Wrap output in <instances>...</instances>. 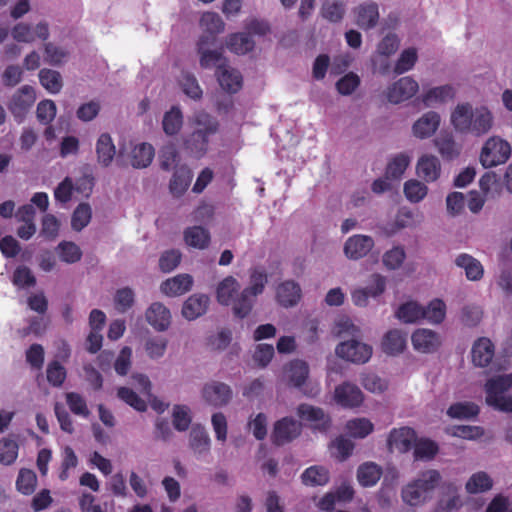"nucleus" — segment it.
<instances>
[{
  "instance_id": "nucleus-24",
  "label": "nucleus",
  "mask_w": 512,
  "mask_h": 512,
  "mask_svg": "<svg viewBox=\"0 0 512 512\" xmlns=\"http://www.w3.org/2000/svg\"><path fill=\"white\" fill-rule=\"evenodd\" d=\"M209 304V297L205 294H193L183 304L182 315L187 320H195L202 316Z\"/></svg>"
},
{
  "instance_id": "nucleus-18",
  "label": "nucleus",
  "mask_w": 512,
  "mask_h": 512,
  "mask_svg": "<svg viewBox=\"0 0 512 512\" xmlns=\"http://www.w3.org/2000/svg\"><path fill=\"white\" fill-rule=\"evenodd\" d=\"M147 322L157 331H165L171 323L169 309L160 302L152 303L146 310Z\"/></svg>"
},
{
  "instance_id": "nucleus-48",
  "label": "nucleus",
  "mask_w": 512,
  "mask_h": 512,
  "mask_svg": "<svg viewBox=\"0 0 512 512\" xmlns=\"http://www.w3.org/2000/svg\"><path fill=\"white\" fill-rule=\"evenodd\" d=\"M410 163V158L404 153L397 154L387 164L386 178L399 180Z\"/></svg>"
},
{
  "instance_id": "nucleus-53",
  "label": "nucleus",
  "mask_w": 512,
  "mask_h": 512,
  "mask_svg": "<svg viewBox=\"0 0 512 512\" xmlns=\"http://www.w3.org/2000/svg\"><path fill=\"white\" fill-rule=\"evenodd\" d=\"M345 15V5L342 1L325 2L321 7V16L331 23H339Z\"/></svg>"
},
{
  "instance_id": "nucleus-64",
  "label": "nucleus",
  "mask_w": 512,
  "mask_h": 512,
  "mask_svg": "<svg viewBox=\"0 0 512 512\" xmlns=\"http://www.w3.org/2000/svg\"><path fill=\"white\" fill-rule=\"evenodd\" d=\"M45 61L52 66L61 65L68 57V51L51 42L44 45Z\"/></svg>"
},
{
  "instance_id": "nucleus-56",
  "label": "nucleus",
  "mask_w": 512,
  "mask_h": 512,
  "mask_svg": "<svg viewBox=\"0 0 512 512\" xmlns=\"http://www.w3.org/2000/svg\"><path fill=\"white\" fill-rule=\"evenodd\" d=\"M180 85L183 92L191 99L199 100L202 98L203 91L193 74L187 72L182 73Z\"/></svg>"
},
{
  "instance_id": "nucleus-38",
  "label": "nucleus",
  "mask_w": 512,
  "mask_h": 512,
  "mask_svg": "<svg viewBox=\"0 0 512 512\" xmlns=\"http://www.w3.org/2000/svg\"><path fill=\"white\" fill-rule=\"evenodd\" d=\"M256 297L252 293L246 292V289H243L232 302L234 316L240 319L246 318L252 311Z\"/></svg>"
},
{
  "instance_id": "nucleus-49",
  "label": "nucleus",
  "mask_w": 512,
  "mask_h": 512,
  "mask_svg": "<svg viewBox=\"0 0 512 512\" xmlns=\"http://www.w3.org/2000/svg\"><path fill=\"white\" fill-rule=\"evenodd\" d=\"M493 481L486 472L474 473L467 481L465 488L470 494L482 493L492 488Z\"/></svg>"
},
{
  "instance_id": "nucleus-51",
  "label": "nucleus",
  "mask_w": 512,
  "mask_h": 512,
  "mask_svg": "<svg viewBox=\"0 0 512 512\" xmlns=\"http://www.w3.org/2000/svg\"><path fill=\"white\" fill-rule=\"evenodd\" d=\"M268 282V277L263 267H253L250 269V285L246 287V292L258 296L263 293Z\"/></svg>"
},
{
  "instance_id": "nucleus-33",
  "label": "nucleus",
  "mask_w": 512,
  "mask_h": 512,
  "mask_svg": "<svg viewBox=\"0 0 512 512\" xmlns=\"http://www.w3.org/2000/svg\"><path fill=\"white\" fill-rule=\"evenodd\" d=\"M240 289L239 282L233 276L225 277L217 287L216 295L220 304L229 306Z\"/></svg>"
},
{
  "instance_id": "nucleus-55",
  "label": "nucleus",
  "mask_w": 512,
  "mask_h": 512,
  "mask_svg": "<svg viewBox=\"0 0 512 512\" xmlns=\"http://www.w3.org/2000/svg\"><path fill=\"white\" fill-rule=\"evenodd\" d=\"M425 316L423 319L428 320L431 323H441L446 315V305L441 299L432 300L428 306L423 307Z\"/></svg>"
},
{
  "instance_id": "nucleus-61",
  "label": "nucleus",
  "mask_w": 512,
  "mask_h": 512,
  "mask_svg": "<svg viewBox=\"0 0 512 512\" xmlns=\"http://www.w3.org/2000/svg\"><path fill=\"white\" fill-rule=\"evenodd\" d=\"M12 283L18 288L33 287L36 284V278L29 267L21 265L14 270Z\"/></svg>"
},
{
  "instance_id": "nucleus-7",
  "label": "nucleus",
  "mask_w": 512,
  "mask_h": 512,
  "mask_svg": "<svg viewBox=\"0 0 512 512\" xmlns=\"http://www.w3.org/2000/svg\"><path fill=\"white\" fill-rule=\"evenodd\" d=\"M214 38L211 36H200L197 42V51L200 55V66L203 69L215 67L218 70L220 65H226L228 60L223 56L221 50H210L209 46L214 45Z\"/></svg>"
},
{
  "instance_id": "nucleus-36",
  "label": "nucleus",
  "mask_w": 512,
  "mask_h": 512,
  "mask_svg": "<svg viewBox=\"0 0 512 512\" xmlns=\"http://www.w3.org/2000/svg\"><path fill=\"white\" fill-rule=\"evenodd\" d=\"M210 437L201 425H194L190 431V447L196 454L207 453L210 450Z\"/></svg>"
},
{
  "instance_id": "nucleus-39",
  "label": "nucleus",
  "mask_w": 512,
  "mask_h": 512,
  "mask_svg": "<svg viewBox=\"0 0 512 512\" xmlns=\"http://www.w3.org/2000/svg\"><path fill=\"white\" fill-rule=\"evenodd\" d=\"M254 41L251 36L244 32L234 33L227 40V48L238 55L246 54L253 50Z\"/></svg>"
},
{
  "instance_id": "nucleus-20",
  "label": "nucleus",
  "mask_w": 512,
  "mask_h": 512,
  "mask_svg": "<svg viewBox=\"0 0 512 512\" xmlns=\"http://www.w3.org/2000/svg\"><path fill=\"white\" fill-rule=\"evenodd\" d=\"M97 163L101 167H109L116 155V147L112 137L108 133H102L96 141Z\"/></svg>"
},
{
  "instance_id": "nucleus-40",
  "label": "nucleus",
  "mask_w": 512,
  "mask_h": 512,
  "mask_svg": "<svg viewBox=\"0 0 512 512\" xmlns=\"http://www.w3.org/2000/svg\"><path fill=\"white\" fill-rule=\"evenodd\" d=\"M40 84L51 94L59 93L63 88V79L61 74L52 69L43 68L39 71Z\"/></svg>"
},
{
  "instance_id": "nucleus-17",
  "label": "nucleus",
  "mask_w": 512,
  "mask_h": 512,
  "mask_svg": "<svg viewBox=\"0 0 512 512\" xmlns=\"http://www.w3.org/2000/svg\"><path fill=\"white\" fill-rule=\"evenodd\" d=\"M415 350L423 353H432L441 344L439 335L430 329H417L411 336Z\"/></svg>"
},
{
  "instance_id": "nucleus-2",
  "label": "nucleus",
  "mask_w": 512,
  "mask_h": 512,
  "mask_svg": "<svg viewBox=\"0 0 512 512\" xmlns=\"http://www.w3.org/2000/svg\"><path fill=\"white\" fill-rule=\"evenodd\" d=\"M442 476L438 470L429 469L406 484L401 490V498L409 506H420L432 497L433 491L439 486Z\"/></svg>"
},
{
  "instance_id": "nucleus-42",
  "label": "nucleus",
  "mask_w": 512,
  "mask_h": 512,
  "mask_svg": "<svg viewBox=\"0 0 512 512\" xmlns=\"http://www.w3.org/2000/svg\"><path fill=\"white\" fill-rule=\"evenodd\" d=\"M200 26L204 33L201 36H215L224 30V22L215 12H205L200 19Z\"/></svg>"
},
{
  "instance_id": "nucleus-8",
  "label": "nucleus",
  "mask_w": 512,
  "mask_h": 512,
  "mask_svg": "<svg viewBox=\"0 0 512 512\" xmlns=\"http://www.w3.org/2000/svg\"><path fill=\"white\" fill-rule=\"evenodd\" d=\"M336 354L353 363H365L372 355V348L359 341L349 340L337 345Z\"/></svg>"
},
{
  "instance_id": "nucleus-9",
  "label": "nucleus",
  "mask_w": 512,
  "mask_h": 512,
  "mask_svg": "<svg viewBox=\"0 0 512 512\" xmlns=\"http://www.w3.org/2000/svg\"><path fill=\"white\" fill-rule=\"evenodd\" d=\"M202 396L209 405L222 407L231 400L232 389L223 382L212 381L205 384L202 389Z\"/></svg>"
},
{
  "instance_id": "nucleus-45",
  "label": "nucleus",
  "mask_w": 512,
  "mask_h": 512,
  "mask_svg": "<svg viewBox=\"0 0 512 512\" xmlns=\"http://www.w3.org/2000/svg\"><path fill=\"white\" fill-rule=\"evenodd\" d=\"M413 447L416 460H432L439 451L437 443L427 438L416 439Z\"/></svg>"
},
{
  "instance_id": "nucleus-44",
  "label": "nucleus",
  "mask_w": 512,
  "mask_h": 512,
  "mask_svg": "<svg viewBox=\"0 0 512 512\" xmlns=\"http://www.w3.org/2000/svg\"><path fill=\"white\" fill-rule=\"evenodd\" d=\"M303 484L310 486H323L329 481V471L322 466H311L301 475Z\"/></svg>"
},
{
  "instance_id": "nucleus-26",
  "label": "nucleus",
  "mask_w": 512,
  "mask_h": 512,
  "mask_svg": "<svg viewBox=\"0 0 512 512\" xmlns=\"http://www.w3.org/2000/svg\"><path fill=\"white\" fill-rule=\"evenodd\" d=\"M210 136L205 132L197 131L196 129L189 134L183 141L185 150L197 157H202L208 150Z\"/></svg>"
},
{
  "instance_id": "nucleus-57",
  "label": "nucleus",
  "mask_w": 512,
  "mask_h": 512,
  "mask_svg": "<svg viewBox=\"0 0 512 512\" xmlns=\"http://www.w3.org/2000/svg\"><path fill=\"white\" fill-rule=\"evenodd\" d=\"M117 396L126 404L139 412H144L147 409V404L136 392L128 387H120L117 390Z\"/></svg>"
},
{
  "instance_id": "nucleus-10",
  "label": "nucleus",
  "mask_w": 512,
  "mask_h": 512,
  "mask_svg": "<svg viewBox=\"0 0 512 512\" xmlns=\"http://www.w3.org/2000/svg\"><path fill=\"white\" fill-rule=\"evenodd\" d=\"M334 400L344 408H356L363 403L364 395L357 385L344 382L335 388Z\"/></svg>"
},
{
  "instance_id": "nucleus-62",
  "label": "nucleus",
  "mask_w": 512,
  "mask_h": 512,
  "mask_svg": "<svg viewBox=\"0 0 512 512\" xmlns=\"http://www.w3.org/2000/svg\"><path fill=\"white\" fill-rule=\"evenodd\" d=\"M46 377L50 385L53 387H60L67 377V372L65 367L61 365L59 361L53 360L47 366Z\"/></svg>"
},
{
  "instance_id": "nucleus-11",
  "label": "nucleus",
  "mask_w": 512,
  "mask_h": 512,
  "mask_svg": "<svg viewBox=\"0 0 512 512\" xmlns=\"http://www.w3.org/2000/svg\"><path fill=\"white\" fill-rule=\"evenodd\" d=\"M418 89V83L414 79L402 77L388 88L387 99L393 104H398L413 97Z\"/></svg>"
},
{
  "instance_id": "nucleus-34",
  "label": "nucleus",
  "mask_w": 512,
  "mask_h": 512,
  "mask_svg": "<svg viewBox=\"0 0 512 512\" xmlns=\"http://www.w3.org/2000/svg\"><path fill=\"white\" fill-rule=\"evenodd\" d=\"M455 90L451 85H443L431 88L422 96V102L426 107H430L435 103H444L448 99H453Z\"/></svg>"
},
{
  "instance_id": "nucleus-41",
  "label": "nucleus",
  "mask_w": 512,
  "mask_h": 512,
  "mask_svg": "<svg viewBox=\"0 0 512 512\" xmlns=\"http://www.w3.org/2000/svg\"><path fill=\"white\" fill-rule=\"evenodd\" d=\"M425 316L423 306L417 302L409 301L398 308L396 317L404 323H415Z\"/></svg>"
},
{
  "instance_id": "nucleus-25",
  "label": "nucleus",
  "mask_w": 512,
  "mask_h": 512,
  "mask_svg": "<svg viewBox=\"0 0 512 512\" xmlns=\"http://www.w3.org/2000/svg\"><path fill=\"white\" fill-rule=\"evenodd\" d=\"M407 335L398 329L389 330L383 337L381 347L388 355H397L406 348Z\"/></svg>"
},
{
  "instance_id": "nucleus-52",
  "label": "nucleus",
  "mask_w": 512,
  "mask_h": 512,
  "mask_svg": "<svg viewBox=\"0 0 512 512\" xmlns=\"http://www.w3.org/2000/svg\"><path fill=\"white\" fill-rule=\"evenodd\" d=\"M434 142L443 158L452 160L456 158L460 153L456 142L450 134H441L434 140Z\"/></svg>"
},
{
  "instance_id": "nucleus-54",
  "label": "nucleus",
  "mask_w": 512,
  "mask_h": 512,
  "mask_svg": "<svg viewBox=\"0 0 512 512\" xmlns=\"http://www.w3.org/2000/svg\"><path fill=\"white\" fill-rule=\"evenodd\" d=\"M92 217V210L88 203H80L74 210L71 218V225L75 231L85 228Z\"/></svg>"
},
{
  "instance_id": "nucleus-47",
  "label": "nucleus",
  "mask_w": 512,
  "mask_h": 512,
  "mask_svg": "<svg viewBox=\"0 0 512 512\" xmlns=\"http://www.w3.org/2000/svg\"><path fill=\"white\" fill-rule=\"evenodd\" d=\"M479 407L473 402H457L452 404L447 415L455 419H471L479 414Z\"/></svg>"
},
{
  "instance_id": "nucleus-28",
  "label": "nucleus",
  "mask_w": 512,
  "mask_h": 512,
  "mask_svg": "<svg viewBox=\"0 0 512 512\" xmlns=\"http://www.w3.org/2000/svg\"><path fill=\"white\" fill-rule=\"evenodd\" d=\"M455 264L464 269L465 275L470 281H478L483 277L484 268L479 260L467 253L459 254L455 259Z\"/></svg>"
},
{
  "instance_id": "nucleus-43",
  "label": "nucleus",
  "mask_w": 512,
  "mask_h": 512,
  "mask_svg": "<svg viewBox=\"0 0 512 512\" xmlns=\"http://www.w3.org/2000/svg\"><path fill=\"white\" fill-rule=\"evenodd\" d=\"M382 471L376 464L368 462L359 466L357 470V479L364 487H370L380 479Z\"/></svg>"
},
{
  "instance_id": "nucleus-19",
  "label": "nucleus",
  "mask_w": 512,
  "mask_h": 512,
  "mask_svg": "<svg viewBox=\"0 0 512 512\" xmlns=\"http://www.w3.org/2000/svg\"><path fill=\"white\" fill-rule=\"evenodd\" d=\"M297 413L300 418L315 423L313 428L319 431H327L331 425L330 418L325 415L321 408L301 404L297 408Z\"/></svg>"
},
{
  "instance_id": "nucleus-5",
  "label": "nucleus",
  "mask_w": 512,
  "mask_h": 512,
  "mask_svg": "<svg viewBox=\"0 0 512 512\" xmlns=\"http://www.w3.org/2000/svg\"><path fill=\"white\" fill-rule=\"evenodd\" d=\"M36 100L35 89L30 85L19 88L11 97L8 109L17 122H22Z\"/></svg>"
},
{
  "instance_id": "nucleus-50",
  "label": "nucleus",
  "mask_w": 512,
  "mask_h": 512,
  "mask_svg": "<svg viewBox=\"0 0 512 512\" xmlns=\"http://www.w3.org/2000/svg\"><path fill=\"white\" fill-rule=\"evenodd\" d=\"M345 428L351 437L362 439L373 432L374 425L367 418H355L349 420Z\"/></svg>"
},
{
  "instance_id": "nucleus-13",
  "label": "nucleus",
  "mask_w": 512,
  "mask_h": 512,
  "mask_svg": "<svg viewBox=\"0 0 512 512\" xmlns=\"http://www.w3.org/2000/svg\"><path fill=\"white\" fill-rule=\"evenodd\" d=\"M374 247L371 236L357 234L349 237L344 244V253L347 258L358 260L365 257Z\"/></svg>"
},
{
  "instance_id": "nucleus-23",
  "label": "nucleus",
  "mask_w": 512,
  "mask_h": 512,
  "mask_svg": "<svg viewBox=\"0 0 512 512\" xmlns=\"http://www.w3.org/2000/svg\"><path fill=\"white\" fill-rule=\"evenodd\" d=\"M193 286V278L189 274H178L165 280L161 284V291L168 296H180L190 291Z\"/></svg>"
},
{
  "instance_id": "nucleus-3",
  "label": "nucleus",
  "mask_w": 512,
  "mask_h": 512,
  "mask_svg": "<svg viewBox=\"0 0 512 512\" xmlns=\"http://www.w3.org/2000/svg\"><path fill=\"white\" fill-rule=\"evenodd\" d=\"M512 388V373L497 375L485 384L487 405L503 412H512V397L504 393Z\"/></svg>"
},
{
  "instance_id": "nucleus-6",
  "label": "nucleus",
  "mask_w": 512,
  "mask_h": 512,
  "mask_svg": "<svg viewBox=\"0 0 512 512\" xmlns=\"http://www.w3.org/2000/svg\"><path fill=\"white\" fill-rule=\"evenodd\" d=\"M302 431V425L291 417H284L275 422L271 440L273 444L282 446L296 439Z\"/></svg>"
},
{
  "instance_id": "nucleus-58",
  "label": "nucleus",
  "mask_w": 512,
  "mask_h": 512,
  "mask_svg": "<svg viewBox=\"0 0 512 512\" xmlns=\"http://www.w3.org/2000/svg\"><path fill=\"white\" fill-rule=\"evenodd\" d=\"M135 294L130 287L118 289L114 295L115 309L120 313L127 312L134 304Z\"/></svg>"
},
{
  "instance_id": "nucleus-14",
  "label": "nucleus",
  "mask_w": 512,
  "mask_h": 512,
  "mask_svg": "<svg viewBox=\"0 0 512 512\" xmlns=\"http://www.w3.org/2000/svg\"><path fill=\"white\" fill-rule=\"evenodd\" d=\"M355 23L362 30H370L377 26L380 18L379 6L375 2H365L354 9Z\"/></svg>"
},
{
  "instance_id": "nucleus-29",
  "label": "nucleus",
  "mask_w": 512,
  "mask_h": 512,
  "mask_svg": "<svg viewBox=\"0 0 512 512\" xmlns=\"http://www.w3.org/2000/svg\"><path fill=\"white\" fill-rule=\"evenodd\" d=\"M185 243L195 249H206L211 241L210 232L202 226H192L184 230Z\"/></svg>"
},
{
  "instance_id": "nucleus-59",
  "label": "nucleus",
  "mask_w": 512,
  "mask_h": 512,
  "mask_svg": "<svg viewBox=\"0 0 512 512\" xmlns=\"http://www.w3.org/2000/svg\"><path fill=\"white\" fill-rule=\"evenodd\" d=\"M417 59L418 55L415 48L404 49L395 64L394 72L396 74H403L411 70L417 62Z\"/></svg>"
},
{
  "instance_id": "nucleus-63",
  "label": "nucleus",
  "mask_w": 512,
  "mask_h": 512,
  "mask_svg": "<svg viewBox=\"0 0 512 512\" xmlns=\"http://www.w3.org/2000/svg\"><path fill=\"white\" fill-rule=\"evenodd\" d=\"M427 192V186L418 180H409L404 184V194L411 202L421 201L427 195Z\"/></svg>"
},
{
  "instance_id": "nucleus-37",
  "label": "nucleus",
  "mask_w": 512,
  "mask_h": 512,
  "mask_svg": "<svg viewBox=\"0 0 512 512\" xmlns=\"http://www.w3.org/2000/svg\"><path fill=\"white\" fill-rule=\"evenodd\" d=\"M37 482V475L33 470L21 468L19 470L15 485L19 493L25 496H30L35 492Z\"/></svg>"
},
{
  "instance_id": "nucleus-35",
  "label": "nucleus",
  "mask_w": 512,
  "mask_h": 512,
  "mask_svg": "<svg viewBox=\"0 0 512 512\" xmlns=\"http://www.w3.org/2000/svg\"><path fill=\"white\" fill-rule=\"evenodd\" d=\"M154 148L149 143L136 145L131 152V164L134 168L148 167L154 158Z\"/></svg>"
},
{
  "instance_id": "nucleus-4",
  "label": "nucleus",
  "mask_w": 512,
  "mask_h": 512,
  "mask_svg": "<svg viewBox=\"0 0 512 512\" xmlns=\"http://www.w3.org/2000/svg\"><path fill=\"white\" fill-rule=\"evenodd\" d=\"M511 156V146L500 137H490L482 147L480 162L485 168L504 164Z\"/></svg>"
},
{
  "instance_id": "nucleus-27",
  "label": "nucleus",
  "mask_w": 512,
  "mask_h": 512,
  "mask_svg": "<svg viewBox=\"0 0 512 512\" xmlns=\"http://www.w3.org/2000/svg\"><path fill=\"white\" fill-rule=\"evenodd\" d=\"M440 124V116L434 111L424 114L413 125L414 135L424 139L435 133Z\"/></svg>"
},
{
  "instance_id": "nucleus-46",
  "label": "nucleus",
  "mask_w": 512,
  "mask_h": 512,
  "mask_svg": "<svg viewBox=\"0 0 512 512\" xmlns=\"http://www.w3.org/2000/svg\"><path fill=\"white\" fill-rule=\"evenodd\" d=\"M193 123L198 127L197 131L205 132L209 136L216 134L219 129L218 120L203 110L194 114Z\"/></svg>"
},
{
  "instance_id": "nucleus-31",
  "label": "nucleus",
  "mask_w": 512,
  "mask_h": 512,
  "mask_svg": "<svg viewBox=\"0 0 512 512\" xmlns=\"http://www.w3.org/2000/svg\"><path fill=\"white\" fill-rule=\"evenodd\" d=\"M184 124V116L179 106L174 105L166 111L162 119V129L167 136L177 135Z\"/></svg>"
},
{
  "instance_id": "nucleus-22",
  "label": "nucleus",
  "mask_w": 512,
  "mask_h": 512,
  "mask_svg": "<svg viewBox=\"0 0 512 512\" xmlns=\"http://www.w3.org/2000/svg\"><path fill=\"white\" fill-rule=\"evenodd\" d=\"M416 172L426 182L436 181L441 173L439 159L433 155H423L417 162Z\"/></svg>"
},
{
  "instance_id": "nucleus-21",
  "label": "nucleus",
  "mask_w": 512,
  "mask_h": 512,
  "mask_svg": "<svg viewBox=\"0 0 512 512\" xmlns=\"http://www.w3.org/2000/svg\"><path fill=\"white\" fill-rule=\"evenodd\" d=\"M494 345L490 339L481 337L473 344L471 354L475 366L486 367L494 357Z\"/></svg>"
},
{
  "instance_id": "nucleus-1",
  "label": "nucleus",
  "mask_w": 512,
  "mask_h": 512,
  "mask_svg": "<svg viewBox=\"0 0 512 512\" xmlns=\"http://www.w3.org/2000/svg\"><path fill=\"white\" fill-rule=\"evenodd\" d=\"M451 123L461 133L475 136L487 134L493 126V115L485 107L472 108L469 103L458 104L451 114Z\"/></svg>"
},
{
  "instance_id": "nucleus-32",
  "label": "nucleus",
  "mask_w": 512,
  "mask_h": 512,
  "mask_svg": "<svg viewBox=\"0 0 512 512\" xmlns=\"http://www.w3.org/2000/svg\"><path fill=\"white\" fill-rule=\"evenodd\" d=\"M289 385L302 389L309 375V366L305 361L293 360L286 369Z\"/></svg>"
},
{
  "instance_id": "nucleus-30",
  "label": "nucleus",
  "mask_w": 512,
  "mask_h": 512,
  "mask_svg": "<svg viewBox=\"0 0 512 512\" xmlns=\"http://www.w3.org/2000/svg\"><path fill=\"white\" fill-rule=\"evenodd\" d=\"M192 178L193 174L189 167L186 165L178 167L170 180V192L176 197L183 195L190 186Z\"/></svg>"
},
{
  "instance_id": "nucleus-15",
  "label": "nucleus",
  "mask_w": 512,
  "mask_h": 512,
  "mask_svg": "<svg viewBox=\"0 0 512 512\" xmlns=\"http://www.w3.org/2000/svg\"><path fill=\"white\" fill-rule=\"evenodd\" d=\"M416 438V432L410 427L394 428L389 433L387 444L391 450L396 449L401 453H405L413 447Z\"/></svg>"
},
{
  "instance_id": "nucleus-12",
  "label": "nucleus",
  "mask_w": 512,
  "mask_h": 512,
  "mask_svg": "<svg viewBox=\"0 0 512 512\" xmlns=\"http://www.w3.org/2000/svg\"><path fill=\"white\" fill-rule=\"evenodd\" d=\"M215 76L220 87L228 94H236L242 89V74L237 69L229 66L228 63L220 65L215 72Z\"/></svg>"
},
{
  "instance_id": "nucleus-60",
  "label": "nucleus",
  "mask_w": 512,
  "mask_h": 512,
  "mask_svg": "<svg viewBox=\"0 0 512 512\" xmlns=\"http://www.w3.org/2000/svg\"><path fill=\"white\" fill-rule=\"evenodd\" d=\"M19 446L17 442L10 438L0 440V463L10 465L15 462L18 456Z\"/></svg>"
},
{
  "instance_id": "nucleus-16",
  "label": "nucleus",
  "mask_w": 512,
  "mask_h": 512,
  "mask_svg": "<svg viewBox=\"0 0 512 512\" xmlns=\"http://www.w3.org/2000/svg\"><path fill=\"white\" fill-rule=\"evenodd\" d=\"M301 297V287L293 280H286L280 283L276 288V300L285 308L296 306Z\"/></svg>"
}]
</instances>
